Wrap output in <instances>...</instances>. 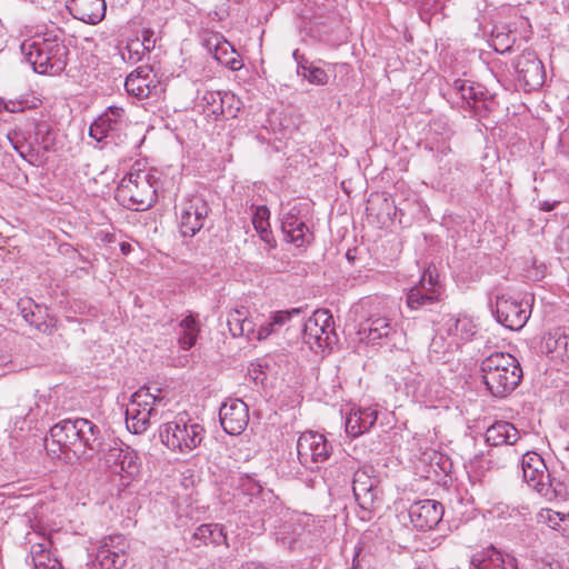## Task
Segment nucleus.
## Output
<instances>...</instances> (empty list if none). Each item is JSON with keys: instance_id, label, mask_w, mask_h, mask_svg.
Wrapping results in <instances>:
<instances>
[{"instance_id": "26", "label": "nucleus", "mask_w": 569, "mask_h": 569, "mask_svg": "<svg viewBox=\"0 0 569 569\" xmlns=\"http://www.w3.org/2000/svg\"><path fill=\"white\" fill-rule=\"evenodd\" d=\"M430 288L426 287L422 279L419 284L412 287L407 293V305L411 309L433 305L439 300V290L436 288L432 277L429 278Z\"/></svg>"}, {"instance_id": "22", "label": "nucleus", "mask_w": 569, "mask_h": 569, "mask_svg": "<svg viewBox=\"0 0 569 569\" xmlns=\"http://www.w3.org/2000/svg\"><path fill=\"white\" fill-rule=\"evenodd\" d=\"M233 100V94L221 91L206 90L197 97L194 108L208 118L217 120L224 114V104Z\"/></svg>"}, {"instance_id": "53", "label": "nucleus", "mask_w": 569, "mask_h": 569, "mask_svg": "<svg viewBox=\"0 0 569 569\" xmlns=\"http://www.w3.org/2000/svg\"><path fill=\"white\" fill-rule=\"evenodd\" d=\"M121 253L128 256L132 251V246L129 242L120 243Z\"/></svg>"}, {"instance_id": "7", "label": "nucleus", "mask_w": 569, "mask_h": 569, "mask_svg": "<svg viewBox=\"0 0 569 569\" xmlns=\"http://www.w3.org/2000/svg\"><path fill=\"white\" fill-rule=\"evenodd\" d=\"M352 491L362 512L360 518L369 520L382 502V489L379 486V479L371 476L369 469L360 468L352 475Z\"/></svg>"}, {"instance_id": "56", "label": "nucleus", "mask_w": 569, "mask_h": 569, "mask_svg": "<svg viewBox=\"0 0 569 569\" xmlns=\"http://www.w3.org/2000/svg\"><path fill=\"white\" fill-rule=\"evenodd\" d=\"M510 48V46H506L503 49H500V51H505V50H508ZM496 50L499 51V48L496 47Z\"/></svg>"}, {"instance_id": "39", "label": "nucleus", "mask_w": 569, "mask_h": 569, "mask_svg": "<svg viewBox=\"0 0 569 569\" xmlns=\"http://www.w3.org/2000/svg\"><path fill=\"white\" fill-rule=\"evenodd\" d=\"M34 139L44 151H52L56 143V136L51 126L46 121H39L34 126Z\"/></svg>"}, {"instance_id": "19", "label": "nucleus", "mask_w": 569, "mask_h": 569, "mask_svg": "<svg viewBox=\"0 0 569 569\" xmlns=\"http://www.w3.org/2000/svg\"><path fill=\"white\" fill-rule=\"evenodd\" d=\"M69 13L84 23L97 24L106 16V0H67Z\"/></svg>"}, {"instance_id": "28", "label": "nucleus", "mask_w": 569, "mask_h": 569, "mask_svg": "<svg viewBox=\"0 0 569 569\" xmlns=\"http://www.w3.org/2000/svg\"><path fill=\"white\" fill-rule=\"evenodd\" d=\"M471 566L475 569H509L506 566L505 559L499 550L493 546L487 547L481 551L476 552L471 557ZM513 559H510L508 566L515 569Z\"/></svg>"}, {"instance_id": "6", "label": "nucleus", "mask_w": 569, "mask_h": 569, "mask_svg": "<svg viewBox=\"0 0 569 569\" xmlns=\"http://www.w3.org/2000/svg\"><path fill=\"white\" fill-rule=\"evenodd\" d=\"M163 398L150 392V388L142 387L130 397L126 409V425L130 432L143 433L150 426L152 417L157 416L156 406L161 403Z\"/></svg>"}, {"instance_id": "49", "label": "nucleus", "mask_w": 569, "mask_h": 569, "mask_svg": "<svg viewBox=\"0 0 569 569\" xmlns=\"http://www.w3.org/2000/svg\"><path fill=\"white\" fill-rule=\"evenodd\" d=\"M140 43L143 44V49L149 53L154 49L157 43L156 32L152 29H144L142 31V39Z\"/></svg>"}, {"instance_id": "5", "label": "nucleus", "mask_w": 569, "mask_h": 569, "mask_svg": "<svg viewBox=\"0 0 569 569\" xmlns=\"http://www.w3.org/2000/svg\"><path fill=\"white\" fill-rule=\"evenodd\" d=\"M153 177L141 170L131 171L120 181L116 199L126 208L142 211L156 202Z\"/></svg>"}, {"instance_id": "18", "label": "nucleus", "mask_w": 569, "mask_h": 569, "mask_svg": "<svg viewBox=\"0 0 569 569\" xmlns=\"http://www.w3.org/2000/svg\"><path fill=\"white\" fill-rule=\"evenodd\" d=\"M408 513L416 529L428 531L433 529L442 519L443 507L437 500L425 499L413 502Z\"/></svg>"}, {"instance_id": "38", "label": "nucleus", "mask_w": 569, "mask_h": 569, "mask_svg": "<svg viewBox=\"0 0 569 569\" xmlns=\"http://www.w3.org/2000/svg\"><path fill=\"white\" fill-rule=\"evenodd\" d=\"M443 333L445 332L439 329V333L431 339L429 345V352L433 353L438 360L458 348L457 341L451 340L450 338L448 339V337L445 338Z\"/></svg>"}, {"instance_id": "1", "label": "nucleus", "mask_w": 569, "mask_h": 569, "mask_svg": "<svg viewBox=\"0 0 569 569\" xmlns=\"http://www.w3.org/2000/svg\"><path fill=\"white\" fill-rule=\"evenodd\" d=\"M48 452H71L81 458L93 452H103V459L109 468L117 473L132 478L138 475L140 460L136 450L120 440H112L106 447L101 441L100 428L89 419H64L50 429V441L46 439Z\"/></svg>"}, {"instance_id": "31", "label": "nucleus", "mask_w": 569, "mask_h": 569, "mask_svg": "<svg viewBox=\"0 0 569 569\" xmlns=\"http://www.w3.org/2000/svg\"><path fill=\"white\" fill-rule=\"evenodd\" d=\"M270 210L267 206H257L252 208V224L260 239L270 248H276L277 242L270 229Z\"/></svg>"}, {"instance_id": "11", "label": "nucleus", "mask_w": 569, "mask_h": 569, "mask_svg": "<svg viewBox=\"0 0 569 569\" xmlns=\"http://www.w3.org/2000/svg\"><path fill=\"white\" fill-rule=\"evenodd\" d=\"M521 456V469L523 480L541 495H547L551 486L550 475L543 459L536 452H519L509 450L510 460H517Z\"/></svg>"}, {"instance_id": "51", "label": "nucleus", "mask_w": 569, "mask_h": 569, "mask_svg": "<svg viewBox=\"0 0 569 569\" xmlns=\"http://www.w3.org/2000/svg\"><path fill=\"white\" fill-rule=\"evenodd\" d=\"M4 109L10 113L22 112L26 110L27 101H13L10 100L3 103Z\"/></svg>"}, {"instance_id": "41", "label": "nucleus", "mask_w": 569, "mask_h": 569, "mask_svg": "<svg viewBox=\"0 0 569 569\" xmlns=\"http://www.w3.org/2000/svg\"><path fill=\"white\" fill-rule=\"evenodd\" d=\"M477 84V82H472L470 80L456 79L452 83L451 90L461 99L462 104L468 107L470 100H472V93Z\"/></svg>"}, {"instance_id": "50", "label": "nucleus", "mask_w": 569, "mask_h": 569, "mask_svg": "<svg viewBox=\"0 0 569 569\" xmlns=\"http://www.w3.org/2000/svg\"><path fill=\"white\" fill-rule=\"evenodd\" d=\"M231 57H222L221 64L228 67L231 70H239L242 67V62L238 59L236 52H230Z\"/></svg>"}, {"instance_id": "16", "label": "nucleus", "mask_w": 569, "mask_h": 569, "mask_svg": "<svg viewBox=\"0 0 569 569\" xmlns=\"http://www.w3.org/2000/svg\"><path fill=\"white\" fill-rule=\"evenodd\" d=\"M124 88L129 96L139 100L158 97L162 91L150 66H140L130 72L126 78Z\"/></svg>"}, {"instance_id": "23", "label": "nucleus", "mask_w": 569, "mask_h": 569, "mask_svg": "<svg viewBox=\"0 0 569 569\" xmlns=\"http://www.w3.org/2000/svg\"><path fill=\"white\" fill-rule=\"evenodd\" d=\"M519 440L520 431L509 421H496L486 431V442L492 447H510Z\"/></svg>"}, {"instance_id": "48", "label": "nucleus", "mask_w": 569, "mask_h": 569, "mask_svg": "<svg viewBox=\"0 0 569 569\" xmlns=\"http://www.w3.org/2000/svg\"><path fill=\"white\" fill-rule=\"evenodd\" d=\"M292 57L297 63V73L300 77L313 64L312 62H309L308 59L301 54L298 49L293 51Z\"/></svg>"}, {"instance_id": "8", "label": "nucleus", "mask_w": 569, "mask_h": 569, "mask_svg": "<svg viewBox=\"0 0 569 569\" xmlns=\"http://www.w3.org/2000/svg\"><path fill=\"white\" fill-rule=\"evenodd\" d=\"M302 340L311 350L318 351L336 342L337 336L332 315L327 309H318L302 323Z\"/></svg>"}, {"instance_id": "36", "label": "nucleus", "mask_w": 569, "mask_h": 569, "mask_svg": "<svg viewBox=\"0 0 569 569\" xmlns=\"http://www.w3.org/2000/svg\"><path fill=\"white\" fill-rule=\"evenodd\" d=\"M7 139L13 147V149L19 153L21 158L27 160L30 163L34 162L37 153L30 142L27 141L24 134L20 130H10L7 133Z\"/></svg>"}, {"instance_id": "47", "label": "nucleus", "mask_w": 569, "mask_h": 569, "mask_svg": "<svg viewBox=\"0 0 569 569\" xmlns=\"http://www.w3.org/2000/svg\"><path fill=\"white\" fill-rule=\"evenodd\" d=\"M229 52H236V50L227 40H222L216 44L213 54L216 60L221 64L222 57H231V53Z\"/></svg>"}, {"instance_id": "35", "label": "nucleus", "mask_w": 569, "mask_h": 569, "mask_svg": "<svg viewBox=\"0 0 569 569\" xmlns=\"http://www.w3.org/2000/svg\"><path fill=\"white\" fill-rule=\"evenodd\" d=\"M392 331L390 321L385 317L369 319L361 325L360 333H366L368 340L375 342L383 337H388Z\"/></svg>"}, {"instance_id": "29", "label": "nucleus", "mask_w": 569, "mask_h": 569, "mask_svg": "<svg viewBox=\"0 0 569 569\" xmlns=\"http://www.w3.org/2000/svg\"><path fill=\"white\" fill-rule=\"evenodd\" d=\"M51 541L42 538L41 542L31 545L30 558L33 569H63L61 562L50 551Z\"/></svg>"}, {"instance_id": "43", "label": "nucleus", "mask_w": 569, "mask_h": 569, "mask_svg": "<svg viewBox=\"0 0 569 569\" xmlns=\"http://www.w3.org/2000/svg\"><path fill=\"white\" fill-rule=\"evenodd\" d=\"M425 149L428 150L432 157H435L437 160H442L443 157L450 153L451 148L449 142L446 139H437V140H429Z\"/></svg>"}, {"instance_id": "20", "label": "nucleus", "mask_w": 569, "mask_h": 569, "mask_svg": "<svg viewBox=\"0 0 569 569\" xmlns=\"http://www.w3.org/2000/svg\"><path fill=\"white\" fill-rule=\"evenodd\" d=\"M189 547L201 548L204 546H228V538L224 529L219 523H203L198 526L190 535L184 538Z\"/></svg>"}, {"instance_id": "32", "label": "nucleus", "mask_w": 569, "mask_h": 569, "mask_svg": "<svg viewBox=\"0 0 569 569\" xmlns=\"http://www.w3.org/2000/svg\"><path fill=\"white\" fill-rule=\"evenodd\" d=\"M546 348L557 357L569 359V327L550 332L546 338Z\"/></svg>"}, {"instance_id": "30", "label": "nucleus", "mask_w": 569, "mask_h": 569, "mask_svg": "<svg viewBox=\"0 0 569 569\" xmlns=\"http://www.w3.org/2000/svg\"><path fill=\"white\" fill-rule=\"evenodd\" d=\"M227 325L233 337L254 335L256 323L249 318V310L240 307L231 310L227 318Z\"/></svg>"}, {"instance_id": "52", "label": "nucleus", "mask_w": 569, "mask_h": 569, "mask_svg": "<svg viewBox=\"0 0 569 569\" xmlns=\"http://www.w3.org/2000/svg\"><path fill=\"white\" fill-rule=\"evenodd\" d=\"M351 463H352V461L349 460V459L343 460L339 466L333 467V468H331L330 470H328L326 472V479L327 480L331 479V476H332L335 469H345V470L349 469V470H351L353 468L352 466H350Z\"/></svg>"}, {"instance_id": "37", "label": "nucleus", "mask_w": 569, "mask_h": 569, "mask_svg": "<svg viewBox=\"0 0 569 569\" xmlns=\"http://www.w3.org/2000/svg\"><path fill=\"white\" fill-rule=\"evenodd\" d=\"M118 551H113L108 549L106 546H99L96 562L97 569H120L124 566L127 559L126 555L117 553Z\"/></svg>"}, {"instance_id": "24", "label": "nucleus", "mask_w": 569, "mask_h": 569, "mask_svg": "<svg viewBox=\"0 0 569 569\" xmlns=\"http://www.w3.org/2000/svg\"><path fill=\"white\" fill-rule=\"evenodd\" d=\"M234 493L238 506L247 507L258 500L262 493V486L249 475H239L234 480Z\"/></svg>"}, {"instance_id": "25", "label": "nucleus", "mask_w": 569, "mask_h": 569, "mask_svg": "<svg viewBox=\"0 0 569 569\" xmlns=\"http://www.w3.org/2000/svg\"><path fill=\"white\" fill-rule=\"evenodd\" d=\"M378 412L373 408L353 410L346 419V431L351 437H358L369 431L376 423Z\"/></svg>"}, {"instance_id": "40", "label": "nucleus", "mask_w": 569, "mask_h": 569, "mask_svg": "<svg viewBox=\"0 0 569 569\" xmlns=\"http://www.w3.org/2000/svg\"><path fill=\"white\" fill-rule=\"evenodd\" d=\"M537 518L538 522L545 523L553 530H565L562 523L568 521V518L565 513L555 511L552 509H541Z\"/></svg>"}, {"instance_id": "17", "label": "nucleus", "mask_w": 569, "mask_h": 569, "mask_svg": "<svg viewBox=\"0 0 569 569\" xmlns=\"http://www.w3.org/2000/svg\"><path fill=\"white\" fill-rule=\"evenodd\" d=\"M219 419L221 427L227 433L238 436L248 426V406L240 399H228L220 407Z\"/></svg>"}, {"instance_id": "14", "label": "nucleus", "mask_w": 569, "mask_h": 569, "mask_svg": "<svg viewBox=\"0 0 569 569\" xmlns=\"http://www.w3.org/2000/svg\"><path fill=\"white\" fill-rule=\"evenodd\" d=\"M517 81L526 91H533L545 82V68L533 51H523L515 60Z\"/></svg>"}, {"instance_id": "54", "label": "nucleus", "mask_w": 569, "mask_h": 569, "mask_svg": "<svg viewBox=\"0 0 569 569\" xmlns=\"http://www.w3.org/2000/svg\"><path fill=\"white\" fill-rule=\"evenodd\" d=\"M553 207H555L553 204H551V203H549V202L545 201V202L541 204V207H540V208H541V210H543V211H551V210L553 209Z\"/></svg>"}, {"instance_id": "42", "label": "nucleus", "mask_w": 569, "mask_h": 569, "mask_svg": "<svg viewBox=\"0 0 569 569\" xmlns=\"http://www.w3.org/2000/svg\"><path fill=\"white\" fill-rule=\"evenodd\" d=\"M148 52L143 49V44L140 43L139 39L131 40L126 46V51L122 52V59L129 63H138L143 60Z\"/></svg>"}, {"instance_id": "3", "label": "nucleus", "mask_w": 569, "mask_h": 569, "mask_svg": "<svg viewBox=\"0 0 569 569\" xmlns=\"http://www.w3.org/2000/svg\"><path fill=\"white\" fill-rule=\"evenodd\" d=\"M480 370L487 390L498 398L510 395L522 379L519 361L508 352L489 355L481 361Z\"/></svg>"}, {"instance_id": "44", "label": "nucleus", "mask_w": 569, "mask_h": 569, "mask_svg": "<svg viewBox=\"0 0 569 569\" xmlns=\"http://www.w3.org/2000/svg\"><path fill=\"white\" fill-rule=\"evenodd\" d=\"M301 77L316 86H325L329 79L327 72L322 68L315 64H312L311 68L308 69V71L305 72Z\"/></svg>"}, {"instance_id": "27", "label": "nucleus", "mask_w": 569, "mask_h": 569, "mask_svg": "<svg viewBox=\"0 0 569 569\" xmlns=\"http://www.w3.org/2000/svg\"><path fill=\"white\" fill-rule=\"evenodd\" d=\"M302 312L301 308H293L291 310H280L271 315L269 320L259 325L254 335L258 340H264L272 333L277 332L286 323L290 322L293 318L299 317Z\"/></svg>"}, {"instance_id": "12", "label": "nucleus", "mask_w": 569, "mask_h": 569, "mask_svg": "<svg viewBox=\"0 0 569 569\" xmlns=\"http://www.w3.org/2000/svg\"><path fill=\"white\" fill-rule=\"evenodd\" d=\"M491 309L497 321L510 330H520L530 317L528 301H518L506 295L497 296Z\"/></svg>"}, {"instance_id": "34", "label": "nucleus", "mask_w": 569, "mask_h": 569, "mask_svg": "<svg viewBox=\"0 0 569 569\" xmlns=\"http://www.w3.org/2000/svg\"><path fill=\"white\" fill-rule=\"evenodd\" d=\"M181 335L179 337V345L183 350L191 349L198 338L200 331L197 316L188 315L180 321Z\"/></svg>"}, {"instance_id": "10", "label": "nucleus", "mask_w": 569, "mask_h": 569, "mask_svg": "<svg viewBox=\"0 0 569 569\" xmlns=\"http://www.w3.org/2000/svg\"><path fill=\"white\" fill-rule=\"evenodd\" d=\"M332 450V443L319 432H303L297 440L298 460L311 471L319 469V465L330 458Z\"/></svg>"}, {"instance_id": "46", "label": "nucleus", "mask_w": 569, "mask_h": 569, "mask_svg": "<svg viewBox=\"0 0 569 569\" xmlns=\"http://www.w3.org/2000/svg\"><path fill=\"white\" fill-rule=\"evenodd\" d=\"M29 307L23 306L21 308V313L23 319L29 322L31 326H34L41 332H50V326L46 321H38L36 319V312L31 307V302H28Z\"/></svg>"}, {"instance_id": "2", "label": "nucleus", "mask_w": 569, "mask_h": 569, "mask_svg": "<svg viewBox=\"0 0 569 569\" xmlns=\"http://www.w3.org/2000/svg\"><path fill=\"white\" fill-rule=\"evenodd\" d=\"M21 51L33 70L40 74H59L68 63L69 50L57 36L43 34L26 40Z\"/></svg>"}, {"instance_id": "21", "label": "nucleus", "mask_w": 569, "mask_h": 569, "mask_svg": "<svg viewBox=\"0 0 569 569\" xmlns=\"http://www.w3.org/2000/svg\"><path fill=\"white\" fill-rule=\"evenodd\" d=\"M441 331L448 338L457 341L458 346L461 342L470 340L477 333V326L473 320L467 316H445L441 321Z\"/></svg>"}, {"instance_id": "45", "label": "nucleus", "mask_w": 569, "mask_h": 569, "mask_svg": "<svg viewBox=\"0 0 569 569\" xmlns=\"http://www.w3.org/2000/svg\"><path fill=\"white\" fill-rule=\"evenodd\" d=\"M100 546H106L108 549L118 551L117 553L126 555L128 542L122 535H111L103 538Z\"/></svg>"}, {"instance_id": "13", "label": "nucleus", "mask_w": 569, "mask_h": 569, "mask_svg": "<svg viewBox=\"0 0 569 569\" xmlns=\"http://www.w3.org/2000/svg\"><path fill=\"white\" fill-rule=\"evenodd\" d=\"M128 118L122 107L110 106L89 127V136L101 142L110 138L116 141L127 127Z\"/></svg>"}, {"instance_id": "33", "label": "nucleus", "mask_w": 569, "mask_h": 569, "mask_svg": "<svg viewBox=\"0 0 569 569\" xmlns=\"http://www.w3.org/2000/svg\"><path fill=\"white\" fill-rule=\"evenodd\" d=\"M493 103V97L490 94L488 89L481 83H478L472 93V100H470L468 107L477 117L483 118L490 112Z\"/></svg>"}, {"instance_id": "15", "label": "nucleus", "mask_w": 569, "mask_h": 569, "mask_svg": "<svg viewBox=\"0 0 569 569\" xmlns=\"http://www.w3.org/2000/svg\"><path fill=\"white\" fill-rule=\"evenodd\" d=\"M302 211V204H293L281 218V229L286 240L293 243L297 248L309 244L313 239L312 232L306 224Z\"/></svg>"}, {"instance_id": "4", "label": "nucleus", "mask_w": 569, "mask_h": 569, "mask_svg": "<svg viewBox=\"0 0 569 569\" xmlns=\"http://www.w3.org/2000/svg\"><path fill=\"white\" fill-rule=\"evenodd\" d=\"M204 433L203 426L188 415H179L160 428L162 443L171 451L180 453H190L198 448L204 439Z\"/></svg>"}, {"instance_id": "57", "label": "nucleus", "mask_w": 569, "mask_h": 569, "mask_svg": "<svg viewBox=\"0 0 569 569\" xmlns=\"http://www.w3.org/2000/svg\"><path fill=\"white\" fill-rule=\"evenodd\" d=\"M540 569H553L551 565H545L542 568Z\"/></svg>"}, {"instance_id": "55", "label": "nucleus", "mask_w": 569, "mask_h": 569, "mask_svg": "<svg viewBox=\"0 0 569 569\" xmlns=\"http://www.w3.org/2000/svg\"><path fill=\"white\" fill-rule=\"evenodd\" d=\"M113 237H114L113 234H106V240L108 242H112L113 241Z\"/></svg>"}, {"instance_id": "9", "label": "nucleus", "mask_w": 569, "mask_h": 569, "mask_svg": "<svg viewBox=\"0 0 569 569\" xmlns=\"http://www.w3.org/2000/svg\"><path fill=\"white\" fill-rule=\"evenodd\" d=\"M178 228L181 237L192 238L204 226L210 211L206 199L200 194L186 197L178 206Z\"/></svg>"}]
</instances>
